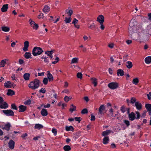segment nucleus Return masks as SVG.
<instances>
[{"mask_svg":"<svg viewBox=\"0 0 151 151\" xmlns=\"http://www.w3.org/2000/svg\"><path fill=\"white\" fill-rule=\"evenodd\" d=\"M40 83V80L37 79H35L33 81L30 82L29 84V87L32 89H35L38 88Z\"/></svg>","mask_w":151,"mask_h":151,"instance_id":"1","label":"nucleus"},{"mask_svg":"<svg viewBox=\"0 0 151 151\" xmlns=\"http://www.w3.org/2000/svg\"><path fill=\"white\" fill-rule=\"evenodd\" d=\"M44 51L42 48L39 47H35L33 49L32 54L35 56L41 55Z\"/></svg>","mask_w":151,"mask_h":151,"instance_id":"2","label":"nucleus"},{"mask_svg":"<svg viewBox=\"0 0 151 151\" xmlns=\"http://www.w3.org/2000/svg\"><path fill=\"white\" fill-rule=\"evenodd\" d=\"M135 26L133 24L132 20L129 24L128 27V32L129 34H132L134 33L135 28Z\"/></svg>","mask_w":151,"mask_h":151,"instance_id":"3","label":"nucleus"},{"mask_svg":"<svg viewBox=\"0 0 151 151\" xmlns=\"http://www.w3.org/2000/svg\"><path fill=\"white\" fill-rule=\"evenodd\" d=\"M108 86L111 89H115L118 87L119 85L118 83L116 82H112L109 83Z\"/></svg>","mask_w":151,"mask_h":151,"instance_id":"4","label":"nucleus"},{"mask_svg":"<svg viewBox=\"0 0 151 151\" xmlns=\"http://www.w3.org/2000/svg\"><path fill=\"white\" fill-rule=\"evenodd\" d=\"M3 112L7 116H13L14 115L13 111L11 109L2 110Z\"/></svg>","mask_w":151,"mask_h":151,"instance_id":"5","label":"nucleus"},{"mask_svg":"<svg viewBox=\"0 0 151 151\" xmlns=\"http://www.w3.org/2000/svg\"><path fill=\"white\" fill-rule=\"evenodd\" d=\"M29 24L33 28L36 30H37L39 26L38 24H36L35 22L33 21L31 19H30L29 21Z\"/></svg>","mask_w":151,"mask_h":151,"instance_id":"6","label":"nucleus"},{"mask_svg":"<svg viewBox=\"0 0 151 151\" xmlns=\"http://www.w3.org/2000/svg\"><path fill=\"white\" fill-rule=\"evenodd\" d=\"M105 109V107L104 105H102L100 106L99 108V112L98 114L100 116H102L104 115V111Z\"/></svg>","mask_w":151,"mask_h":151,"instance_id":"7","label":"nucleus"},{"mask_svg":"<svg viewBox=\"0 0 151 151\" xmlns=\"http://www.w3.org/2000/svg\"><path fill=\"white\" fill-rule=\"evenodd\" d=\"M104 18L102 15H99L96 19V21L98 22L99 23H104Z\"/></svg>","mask_w":151,"mask_h":151,"instance_id":"8","label":"nucleus"},{"mask_svg":"<svg viewBox=\"0 0 151 151\" xmlns=\"http://www.w3.org/2000/svg\"><path fill=\"white\" fill-rule=\"evenodd\" d=\"M128 118L130 120L132 121L136 119L135 114L133 112H131L128 114Z\"/></svg>","mask_w":151,"mask_h":151,"instance_id":"9","label":"nucleus"},{"mask_svg":"<svg viewBox=\"0 0 151 151\" xmlns=\"http://www.w3.org/2000/svg\"><path fill=\"white\" fill-rule=\"evenodd\" d=\"M29 45V42L28 41H26L24 42V47L23 48V50L24 52L28 51V48Z\"/></svg>","mask_w":151,"mask_h":151,"instance_id":"10","label":"nucleus"},{"mask_svg":"<svg viewBox=\"0 0 151 151\" xmlns=\"http://www.w3.org/2000/svg\"><path fill=\"white\" fill-rule=\"evenodd\" d=\"M136 109L139 111L141 110L142 109V104L137 101L136 102L134 105Z\"/></svg>","mask_w":151,"mask_h":151,"instance_id":"11","label":"nucleus"},{"mask_svg":"<svg viewBox=\"0 0 151 151\" xmlns=\"http://www.w3.org/2000/svg\"><path fill=\"white\" fill-rule=\"evenodd\" d=\"M11 127V125L9 122H8L6 124H5L4 127L2 128L3 129H5L7 131H9L10 128Z\"/></svg>","mask_w":151,"mask_h":151,"instance_id":"12","label":"nucleus"},{"mask_svg":"<svg viewBox=\"0 0 151 151\" xmlns=\"http://www.w3.org/2000/svg\"><path fill=\"white\" fill-rule=\"evenodd\" d=\"M3 103L0 104V108L1 109H6L8 107V104L6 102H3Z\"/></svg>","mask_w":151,"mask_h":151,"instance_id":"13","label":"nucleus"},{"mask_svg":"<svg viewBox=\"0 0 151 151\" xmlns=\"http://www.w3.org/2000/svg\"><path fill=\"white\" fill-rule=\"evenodd\" d=\"M8 145L10 148L13 149L14 148L15 142L12 140L11 139L9 141Z\"/></svg>","mask_w":151,"mask_h":151,"instance_id":"14","label":"nucleus"},{"mask_svg":"<svg viewBox=\"0 0 151 151\" xmlns=\"http://www.w3.org/2000/svg\"><path fill=\"white\" fill-rule=\"evenodd\" d=\"M50 10V8L47 5H45L43 9V12L46 14Z\"/></svg>","mask_w":151,"mask_h":151,"instance_id":"15","label":"nucleus"},{"mask_svg":"<svg viewBox=\"0 0 151 151\" xmlns=\"http://www.w3.org/2000/svg\"><path fill=\"white\" fill-rule=\"evenodd\" d=\"M40 113L43 116H47L48 114V112L46 109H43Z\"/></svg>","mask_w":151,"mask_h":151,"instance_id":"16","label":"nucleus"},{"mask_svg":"<svg viewBox=\"0 0 151 151\" xmlns=\"http://www.w3.org/2000/svg\"><path fill=\"white\" fill-rule=\"evenodd\" d=\"M78 20L76 18H74L72 21V24H74L75 27L79 29L80 27V26L78 25H76V24H77Z\"/></svg>","mask_w":151,"mask_h":151,"instance_id":"17","label":"nucleus"},{"mask_svg":"<svg viewBox=\"0 0 151 151\" xmlns=\"http://www.w3.org/2000/svg\"><path fill=\"white\" fill-rule=\"evenodd\" d=\"M19 112H23L26 110V106L23 105H21L19 106Z\"/></svg>","mask_w":151,"mask_h":151,"instance_id":"18","label":"nucleus"},{"mask_svg":"<svg viewBox=\"0 0 151 151\" xmlns=\"http://www.w3.org/2000/svg\"><path fill=\"white\" fill-rule=\"evenodd\" d=\"M30 74L29 73H25L23 76V78L25 81H28L29 79Z\"/></svg>","mask_w":151,"mask_h":151,"instance_id":"19","label":"nucleus"},{"mask_svg":"<svg viewBox=\"0 0 151 151\" xmlns=\"http://www.w3.org/2000/svg\"><path fill=\"white\" fill-rule=\"evenodd\" d=\"M47 76L49 81H52L53 79V78L52 75L50 73V72L49 71H47Z\"/></svg>","mask_w":151,"mask_h":151,"instance_id":"20","label":"nucleus"},{"mask_svg":"<svg viewBox=\"0 0 151 151\" xmlns=\"http://www.w3.org/2000/svg\"><path fill=\"white\" fill-rule=\"evenodd\" d=\"M117 74L118 76H122L124 75V71L121 69H119L117 71Z\"/></svg>","mask_w":151,"mask_h":151,"instance_id":"21","label":"nucleus"},{"mask_svg":"<svg viewBox=\"0 0 151 151\" xmlns=\"http://www.w3.org/2000/svg\"><path fill=\"white\" fill-rule=\"evenodd\" d=\"M91 80L92 81V83L94 84V86L96 87L97 85V81L96 78H91Z\"/></svg>","mask_w":151,"mask_h":151,"instance_id":"22","label":"nucleus"},{"mask_svg":"<svg viewBox=\"0 0 151 151\" xmlns=\"http://www.w3.org/2000/svg\"><path fill=\"white\" fill-rule=\"evenodd\" d=\"M8 4H5L3 5L1 9V11L2 12H5L7 11V9H8Z\"/></svg>","mask_w":151,"mask_h":151,"instance_id":"23","label":"nucleus"},{"mask_svg":"<svg viewBox=\"0 0 151 151\" xmlns=\"http://www.w3.org/2000/svg\"><path fill=\"white\" fill-rule=\"evenodd\" d=\"M126 66L127 68L130 69L132 67L133 65L132 62L130 61H128L126 63Z\"/></svg>","mask_w":151,"mask_h":151,"instance_id":"24","label":"nucleus"},{"mask_svg":"<svg viewBox=\"0 0 151 151\" xmlns=\"http://www.w3.org/2000/svg\"><path fill=\"white\" fill-rule=\"evenodd\" d=\"M65 128L66 130L67 131H71L73 132L74 130V128L72 126H66Z\"/></svg>","mask_w":151,"mask_h":151,"instance_id":"25","label":"nucleus"},{"mask_svg":"<svg viewBox=\"0 0 151 151\" xmlns=\"http://www.w3.org/2000/svg\"><path fill=\"white\" fill-rule=\"evenodd\" d=\"M109 138L108 136L105 137L103 139V143L104 144H106L109 141Z\"/></svg>","mask_w":151,"mask_h":151,"instance_id":"26","label":"nucleus"},{"mask_svg":"<svg viewBox=\"0 0 151 151\" xmlns=\"http://www.w3.org/2000/svg\"><path fill=\"white\" fill-rule=\"evenodd\" d=\"M111 130H106L102 132V136L105 137L109 134L111 133Z\"/></svg>","mask_w":151,"mask_h":151,"instance_id":"27","label":"nucleus"},{"mask_svg":"<svg viewBox=\"0 0 151 151\" xmlns=\"http://www.w3.org/2000/svg\"><path fill=\"white\" fill-rule=\"evenodd\" d=\"M76 106L74 105L73 104H71L69 111L71 112L74 111H76Z\"/></svg>","mask_w":151,"mask_h":151,"instance_id":"28","label":"nucleus"},{"mask_svg":"<svg viewBox=\"0 0 151 151\" xmlns=\"http://www.w3.org/2000/svg\"><path fill=\"white\" fill-rule=\"evenodd\" d=\"M7 94L8 96H12L15 94V92L12 90L11 89H9L7 93Z\"/></svg>","mask_w":151,"mask_h":151,"instance_id":"29","label":"nucleus"},{"mask_svg":"<svg viewBox=\"0 0 151 151\" xmlns=\"http://www.w3.org/2000/svg\"><path fill=\"white\" fill-rule=\"evenodd\" d=\"M145 61L146 63H150L151 62V56L146 57L145 59Z\"/></svg>","mask_w":151,"mask_h":151,"instance_id":"30","label":"nucleus"},{"mask_svg":"<svg viewBox=\"0 0 151 151\" xmlns=\"http://www.w3.org/2000/svg\"><path fill=\"white\" fill-rule=\"evenodd\" d=\"M31 56L32 55L30 52H26L23 56L25 58L27 59L30 58Z\"/></svg>","mask_w":151,"mask_h":151,"instance_id":"31","label":"nucleus"},{"mask_svg":"<svg viewBox=\"0 0 151 151\" xmlns=\"http://www.w3.org/2000/svg\"><path fill=\"white\" fill-rule=\"evenodd\" d=\"M11 83L9 81H7L4 84V87L6 88H10L12 87Z\"/></svg>","mask_w":151,"mask_h":151,"instance_id":"32","label":"nucleus"},{"mask_svg":"<svg viewBox=\"0 0 151 151\" xmlns=\"http://www.w3.org/2000/svg\"><path fill=\"white\" fill-rule=\"evenodd\" d=\"M65 13L68 14V15L71 17V16L73 13V11L72 9L69 10V8L65 10Z\"/></svg>","mask_w":151,"mask_h":151,"instance_id":"33","label":"nucleus"},{"mask_svg":"<svg viewBox=\"0 0 151 151\" xmlns=\"http://www.w3.org/2000/svg\"><path fill=\"white\" fill-rule=\"evenodd\" d=\"M7 60L6 59H5L2 60L0 62V65L2 67H4L6 64V61Z\"/></svg>","mask_w":151,"mask_h":151,"instance_id":"34","label":"nucleus"},{"mask_svg":"<svg viewBox=\"0 0 151 151\" xmlns=\"http://www.w3.org/2000/svg\"><path fill=\"white\" fill-rule=\"evenodd\" d=\"M43 128V126L41 124H36L35 126V129H39Z\"/></svg>","mask_w":151,"mask_h":151,"instance_id":"35","label":"nucleus"},{"mask_svg":"<svg viewBox=\"0 0 151 151\" xmlns=\"http://www.w3.org/2000/svg\"><path fill=\"white\" fill-rule=\"evenodd\" d=\"M63 149L65 151H69L71 150V147L69 145H66L64 146Z\"/></svg>","mask_w":151,"mask_h":151,"instance_id":"36","label":"nucleus"},{"mask_svg":"<svg viewBox=\"0 0 151 151\" xmlns=\"http://www.w3.org/2000/svg\"><path fill=\"white\" fill-rule=\"evenodd\" d=\"M2 31L5 32H9V31L10 28L9 27L5 26H3L1 27Z\"/></svg>","mask_w":151,"mask_h":151,"instance_id":"37","label":"nucleus"},{"mask_svg":"<svg viewBox=\"0 0 151 151\" xmlns=\"http://www.w3.org/2000/svg\"><path fill=\"white\" fill-rule=\"evenodd\" d=\"M139 81L138 78H136L133 79L132 83L135 85H137L139 83Z\"/></svg>","mask_w":151,"mask_h":151,"instance_id":"38","label":"nucleus"},{"mask_svg":"<svg viewBox=\"0 0 151 151\" xmlns=\"http://www.w3.org/2000/svg\"><path fill=\"white\" fill-rule=\"evenodd\" d=\"M78 58H73L71 60V64L77 63L78 62Z\"/></svg>","mask_w":151,"mask_h":151,"instance_id":"39","label":"nucleus"},{"mask_svg":"<svg viewBox=\"0 0 151 151\" xmlns=\"http://www.w3.org/2000/svg\"><path fill=\"white\" fill-rule=\"evenodd\" d=\"M145 107L147 110V111L151 110V104H145Z\"/></svg>","mask_w":151,"mask_h":151,"instance_id":"40","label":"nucleus"},{"mask_svg":"<svg viewBox=\"0 0 151 151\" xmlns=\"http://www.w3.org/2000/svg\"><path fill=\"white\" fill-rule=\"evenodd\" d=\"M71 17H70L69 18L65 17L64 21L66 23H68L71 21Z\"/></svg>","mask_w":151,"mask_h":151,"instance_id":"41","label":"nucleus"},{"mask_svg":"<svg viewBox=\"0 0 151 151\" xmlns=\"http://www.w3.org/2000/svg\"><path fill=\"white\" fill-rule=\"evenodd\" d=\"M72 98L71 96H66L64 98V100L66 102H68L70 99H71Z\"/></svg>","mask_w":151,"mask_h":151,"instance_id":"42","label":"nucleus"},{"mask_svg":"<svg viewBox=\"0 0 151 151\" xmlns=\"http://www.w3.org/2000/svg\"><path fill=\"white\" fill-rule=\"evenodd\" d=\"M88 28L91 29H93L96 28V26L94 23L91 24L90 26H88Z\"/></svg>","mask_w":151,"mask_h":151,"instance_id":"43","label":"nucleus"},{"mask_svg":"<svg viewBox=\"0 0 151 151\" xmlns=\"http://www.w3.org/2000/svg\"><path fill=\"white\" fill-rule=\"evenodd\" d=\"M136 101V99L135 97H132L131 99L130 102L132 104H133L134 103L135 104L137 102Z\"/></svg>","mask_w":151,"mask_h":151,"instance_id":"44","label":"nucleus"},{"mask_svg":"<svg viewBox=\"0 0 151 151\" xmlns=\"http://www.w3.org/2000/svg\"><path fill=\"white\" fill-rule=\"evenodd\" d=\"M53 53V51L52 50H51V51H46L45 52V54H47V56H49L51 55H52V53Z\"/></svg>","mask_w":151,"mask_h":151,"instance_id":"45","label":"nucleus"},{"mask_svg":"<svg viewBox=\"0 0 151 151\" xmlns=\"http://www.w3.org/2000/svg\"><path fill=\"white\" fill-rule=\"evenodd\" d=\"M126 109H127L124 105L122 106L120 108V110L123 113H124L126 111Z\"/></svg>","mask_w":151,"mask_h":151,"instance_id":"46","label":"nucleus"},{"mask_svg":"<svg viewBox=\"0 0 151 151\" xmlns=\"http://www.w3.org/2000/svg\"><path fill=\"white\" fill-rule=\"evenodd\" d=\"M109 115H111L112 116H114L113 109L112 108L110 109L109 111Z\"/></svg>","mask_w":151,"mask_h":151,"instance_id":"47","label":"nucleus"},{"mask_svg":"<svg viewBox=\"0 0 151 151\" xmlns=\"http://www.w3.org/2000/svg\"><path fill=\"white\" fill-rule=\"evenodd\" d=\"M135 113L136 114H137L136 117V119H139L140 118V117H141L139 112L138 111H136L135 112Z\"/></svg>","mask_w":151,"mask_h":151,"instance_id":"48","label":"nucleus"},{"mask_svg":"<svg viewBox=\"0 0 151 151\" xmlns=\"http://www.w3.org/2000/svg\"><path fill=\"white\" fill-rule=\"evenodd\" d=\"M11 108L13 109L17 110V108L15 104H12L11 105Z\"/></svg>","mask_w":151,"mask_h":151,"instance_id":"49","label":"nucleus"},{"mask_svg":"<svg viewBox=\"0 0 151 151\" xmlns=\"http://www.w3.org/2000/svg\"><path fill=\"white\" fill-rule=\"evenodd\" d=\"M48 79L47 78H44L43 81V82L44 84L46 85L47 84Z\"/></svg>","mask_w":151,"mask_h":151,"instance_id":"50","label":"nucleus"},{"mask_svg":"<svg viewBox=\"0 0 151 151\" xmlns=\"http://www.w3.org/2000/svg\"><path fill=\"white\" fill-rule=\"evenodd\" d=\"M81 113L82 114H87L88 113V110L86 108L82 110Z\"/></svg>","mask_w":151,"mask_h":151,"instance_id":"51","label":"nucleus"},{"mask_svg":"<svg viewBox=\"0 0 151 151\" xmlns=\"http://www.w3.org/2000/svg\"><path fill=\"white\" fill-rule=\"evenodd\" d=\"M77 76L78 78L82 79V75L81 73H78L77 74Z\"/></svg>","mask_w":151,"mask_h":151,"instance_id":"52","label":"nucleus"},{"mask_svg":"<svg viewBox=\"0 0 151 151\" xmlns=\"http://www.w3.org/2000/svg\"><path fill=\"white\" fill-rule=\"evenodd\" d=\"M124 122L126 124L127 127H128L129 126L130 123L128 120H124Z\"/></svg>","mask_w":151,"mask_h":151,"instance_id":"53","label":"nucleus"},{"mask_svg":"<svg viewBox=\"0 0 151 151\" xmlns=\"http://www.w3.org/2000/svg\"><path fill=\"white\" fill-rule=\"evenodd\" d=\"M31 100L30 99H28L24 102V104L25 105H29L31 104Z\"/></svg>","mask_w":151,"mask_h":151,"instance_id":"54","label":"nucleus"},{"mask_svg":"<svg viewBox=\"0 0 151 151\" xmlns=\"http://www.w3.org/2000/svg\"><path fill=\"white\" fill-rule=\"evenodd\" d=\"M52 132L54 134L55 136H56L57 134V131L56 129L55 128H52Z\"/></svg>","mask_w":151,"mask_h":151,"instance_id":"55","label":"nucleus"},{"mask_svg":"<svg viewBox=\"0 0 151 151\" xmlns=\"http://www.w3.org/2000/svg\"><path fill=\"white\" fill-rule=\"evenodd\" d=\"M74 119L76 121L78 122H80L82 120V118L81 117H75Z\"/></svg>","mask_w":151,"mask_h":151,"instance_id":"56","label":"nucleus"},{"mask_svg":"<svg viewBox=\"0 0 151 151\" xmlns=\"http://www.w3.org/2000/svg\"><path fill=\"white\" fill-rule=\"evenodd\" d=\"M147 111L146 110L144 111L143 113L142 114L141 116V117L142 118H144L146 116L147 114Z\"/></svg>","mask_w":151,"mask_h":151,"instance_id":"57","label":"nucleus"},{"mask_svg":"<svg viewBox=\"0 0 151 151\" xmlns=\"http://www.w3.org/2000/svg\"><path fill=\"white\" fill-rule=\"evenodd\" d=\"M55 60V61L52 62V63L53 64H55L57 63L59 61V58L58 57H57Z\"/></svg>","mask_w":151,"mask_h":151,"instance_id":"58","label":"nucleus"},{"mask_svg":"<svg viewBox=\"0 0 151 151\" xmlns=\"http://www.w3.org/2000/svg\"><path fill=\"white\" fill-rule=\"evenodd\" d=\"M46 91V90L45 89L43 88H41L39 91V92L42 93H45Z\"/></svg>","mask_w":151,"mask_h":151,"instance_id":"59","label":"nucleus"},{"mask_svg":"<svg viewBox=\"0 0 151 151\" xmlns=\"http://www.w3.org/2000/svg\"><path fill=\"white\" fill-rule=\"evenodd\" d=\"M43 13H40L38 15V18L39 19L40 18H42L44 16H43Z\"/></svg>","mask_w":151,"mask_h":151,"instance_id":"60","label":"nucleus"},{"mask_svg":"<svg viewBox=\"0 0 151 151\" xmlns=\"http://www.w3.org/2000/svg\"><path fill=\"white\" fill-rule=\"evenodd\" d=\"M95 120V116L93 115V114L91 115V121H94Z\"/></svg>","mask_w":151,"mask_h":151,"instance_id":"61","label":"nucleus"},{"mask_svg":"<svg viewBox=\"0 0 151 151\" xmlns=\"http://www.w3.org/2000/svg\"><path fill=\"white\" fill-rule=\"evenodd\" d=\"M101 24V26L100 27V28L101 30H103L104 29L105 27L103 24V23H100Z\"/></svg>","mask_w":151,"mask_h":151,"instance_id":"62","label":"nucleus"},{"mask_svg":"<svg viewBox=\"0 0 151 151\" xmlns=\"http://www.w3.org/2000/svg\"><path fill=\"white\" fill-rule=\"evenodd\" d=\"M148 99L149 100H151V92H150L147 94Z\"/></svg>","mask_w":151,"mask_h":151,"instance_id":"63","label":"nucleus"},{"mask_svg":"<svg viewBox=\"0 0 151 151\" xmlns=\"http://www.w3.org/2000/svg\"><path fill=\"white\" fill-rule=\"evenodd\" d=\"M92 125L91 124H89L86 126V129L87 130H90L91 129Z\"/></svg>","mask_w":151,"mask_h":151,"instance_id":"64","label":"nucleus"}]
</instances>
